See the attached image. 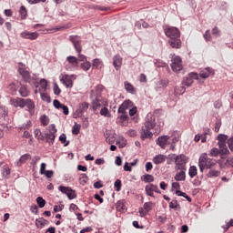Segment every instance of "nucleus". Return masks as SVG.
<instances>
[{
	"mask_svg": "<svg viewBox=\"0 0 233 233\" xmlns=\"http://www.w3.org/2000/svg\"><path fill=\"white\" fill-rule=\"evenodd\" d=\"M10 104L13 105V106H19V98H12L10 100Z\"/></svg>",
	"mask_w": 233,
	"mask_h": 233,
	"instance_id": "54",
	"label": "nucleus"
},
{
	"mask_svg": "<svg viewBox=\"0 0 233 233\" xmlns=\"http://www.w3.org/2000/svg\"><path fill=\"white\" fill-rule=\"evenodd\" d=\"M36 203L40 208H43L46 205V200L42 198V197L36 198Z\"/></svg>",
	"mask_w": 233,
	"mask_h": 233,
	"instance_id": "38",
	"label": "nucleus"
},
{
	"mask_svg": "<svg viewBox=\"0 0 233 233\" xmlns=\"http://www.w3.org/2000/svg\"><path fill=\"white\" fill-rule=\"evenodd\" d=\"M218 150L220 151V156H228L230 154V151L228 150V147H227V144H218Z\"/></svg>",
	"mask_w": 233,
	"mask_h": 233,
	"instance_id": "20",
	"label": "nucleus"
},
{
	"mask_svg": "<svg viewBox=\"0 0 233 233\" xmlns=\"http://www.w3.org/2000/svg\"><path fill=\"white\" fill-rule=\"evenodd\" d=\"M102 105H101V101H99V99L96 98L95 100H93L92 102V108L93 110H97V108H101Z\"/></svg>",
	"mask_w": 233,
	"mask_h": 233,
	"instance_id": "33",
	"label": "nucleus"
},
{
	"mask_svg": "<svg viewBox=\"0 0 233 233\" xmlns=\"http://www.w3.org/2000/svg\"><path fill=\"white\" fill-rule=\"evenodd\" d=\"M46 171V164L42 163L41 166H40V171H39L41 176H43Z\"/></svg>",
	"mask_w": 233,
	"mask_h": 233,
	"instance_id": "58",
	"label": "nucleus"
},
{
	"mask_svg": "<svg viewBox=\"0 0 233 233\" xmlns=\"http://www.w3.org/2000/svg\"><path fill=\"white\" fill-rule=\"evenodd\" d=\"M115 188L116 192H119L121 190V181L119 179H116L115 181Z\"/></svg>",
	"mask_w": 233,
	"mask_h": 233,
	"instance_id": "50",
	"label": "nucleus"
},
{
	"mask_svg": "<svg viewBox=\"0 0 233 233\" xmlns=\"http://www.w3.org/2000/svg\"><path fill=\"white\" fill-rule=\"evenodd\" d=\"M198 167L200 172H203L205 168H208L210 170L211 168H214V167H218V161L216 159L209 158L207 156V153H204L198 159Z\"/></svg>",
	"mask_w": 233,
	"mask_h": 233,
	"instance_id": "3",
	"label": "nucleus"
},
{
	"mask_svg": "<svg viewBox=\"0 0 233 233\" xmlns=\"http://www.w3.org/2000/svg\"><path fill=\"white\" fill-rule=\"evenodd\" d=\"M18 73L26 83L30 81V72L23 63H19Z\"/></svg>",
	"mask_w": 233,
	"mask_h": 233,
	"instance_id": "8",
	"label": "nucleus"
},
{
	"mask_svg": "<svg viewBox=\"0 0 233 233\" xmlns=\"http://www.w3.org/2000/svg\"><path fill=\"white\" fill-rule=\"evenodd\" d=\"M146 192L147 196H150V198H154V192H157V194H161V190H159V187L154 184H149L146 186Z\"/></svg>",
	"mask_w": 233,
	"mask_h": 233,
	"instance_id": "10",
	"label": "nucleus"
},
{
	"mask_svg": "<svg viewBox=\"0 0 233 233\" xmlns=\"http://www.w3.org/2000/svg\"><path fill=\"white\" fill-rule=\"evenodd\" d=\"M219 154H221L219 149L218 147H213L210 150L209 156H211V157H218V156H219Z\"/></svg>",
	"mask_w": 233,
	"mask_h": 233,
	"instance_id": "36",
	"label": "nucleus"
},
{
	"mask_svg": "<svg viewBox=\"0 0 233 233\" xmlns=\"http://www.w3.org/2000/svg\"><path fill=\"white\" fill-rule=\"evenodd\" d=\"M43 176H46V177H47V179H50V177H52L54 176V171L53 170H46Z\"/></svg>",
	"mask_w": 233,
	"mask_h": 233,
	"instance_id": "55",
	"label": "nucleus"
},
{
	"mask_svg": "<svg viewBox=\"0 0 233 233\" xmlns=\"http://www.w3.org/2000/svg\"><path fill=\"white\" fill-rule=\"evenodd\" d=\"M82 70H84L85 72H87V70H90L91 66H92V64H90V62L88 61H86L84 63H82L80 65Z\"/></svg>",
	"mask_w": 233,
	"mask_h": 233,
	"instance_id": "34",
	"label": "nucleus"
},
{
	"mask_svg": "<svg viewBox=\"0 0 233 233\" xmlns=\"http://www.w3.org/2000/svg\"><path fill=\"white\" fill-rule=\"evenodd\" d=\"M34 134H35V137L36 139H43V133H41V130L35 129V130L34 131Z\"/></svg>",
	"mask_w": 233,
	"mask_h": 233,
	"instance_id": "45",
	"label": "nucleus"
},
{
	"mask_svg": "<svg viewBox=\"0 0 233 233\" xmlns=\"http://www.w3.org/2000/svg\"><path fill=\"white\" fill-rule=\"evenodd\" d=\"M73 77L74 75H64L60 81L63 85H65V86H66V88H72V86H74V82L72 81Z\"/></svg>",
	"mask_w": 233,
	"mask_h": 233,
	"instance_id": "9",
	"label": "nucleus"
},
{
	"mask_svg": "<svg viewBox=\"0 0 233 233\" xmlns=\"http://www.w3.org/2000/svg\"><path fill=\"white\" fill-rule=\"evenodd\" d=\"M208 177H219V176H221V171L218 170V169H209V171L208 172Z\"/></svg>",
	"mask_w": 233,
	"mask_h": 233,
	"instance_id": "27",
	"label": "nucleus"
},
{
	"mask_svg": "<svg viewBox=\"0 0 233 233\" xmlns=\"http://www.w3.org/2000/svg\"><path fill=\"white\" fill-rule=\"evenodd\" d=\"M188 175L190 177H196V176H198V167H196V166H191L189 167Z\"/></svg>",
	"mask_w": 233,
	"mask_h": 233,
	"instance_id": "32",
	"label": "nucleus"
},
{
	"mask_svg": "<svg viewBox=\"0 0 233 233\" xmlns=\"http://www.w3.org/2000/svg\"><path fill=\"white\" fill-rule=\"evenodd\" d=\"M186 90L187 89L183 86H176L175 87V94L177 96H183V94H185Z\"/></svg>",
	"mask_w": 233,
	"mask_h": 233,
	"instance_id": "30",
	"label": "nucleus"
},
{
	"mask_svg": "<svg viewBox=\"0 0 233 233\" xmlns=\"http://www.w3.org/2000/svg\"><path fill=\"white\" fill-rule=\"evenodd\" d=\"M20 36L24 39H30L31 41H34L39 37V34L36 32L30 33L28 31H25L20 34Z\"/></svg>",
	"mask_w": 233,
	"mask_h": 233,
	"instance_id": "15",
	"label": "nucleus"
},
{
	"mask_svg": "<svg viewBox=\"0 0 233 233\" xmlns=\"http://www.w3.org/2000/svg\"><path fill=\"white\" fill-rule=\"evenodd\" d=\"M144 181H145V183H152L154 181V176L148 175V174L145 175Z\"/></svg>",
	"mask_w": 233,
	"mask_h": 233,
	"instance_id": "42",
	"label": "nucleus"
},
{
	"mask_svg": "<svg viewBox=\"0 0 233 233\" xmlns=\"http://www.w3.org/2000/svg\"><path fill=\"white\" fill-rule=\"evenodd\" d=\"M214 74V70L210 67H207L204 70L200 71L199 76L202 79H207V77H210V75Z\"/></svg>",
	"mask_w": 233,
	"mask_h": 233,
	"instance_id": "18",
	"label": "nucleus"
},
{
	"mask_svg": "<svg viewBox=\"0 0 233 233\" xmlns=\"http://www.w3.org/2000/svg\"><path fill=\"white\" fill-rule=\"evenodd\" d=\"M171 68L173 72H179L183 70V64L181 61V57L177 56H174L171 59Z\"/></svg>",
	"mask_w": 233,
	"mask_h": 233,
	"instance_id": "6",
	"label": "nucleus"
},
{
	"mask_svg": "<svg viewBox=\"0 0 233 233\" xmlns=\"http://www.w3.org/2000/svg\"><path fill=\"white\" fill-rule=\"evenodd\" d=\"M185 179H187V174L185 173V170L177 172L175 176L176 181H185Z\"/></svg>",
	"mask_w": 233,
	"mask_h": 233,
	"instance_id": "24",
	"label": "nucleus"
},
{
	"mask_svg": "<svg viewBox=\"0 0 233 233\" xmlns=\"http://www.w3.org/2000/svg\"><path fill=\"white\" fill-rule=\"evenodd\" d=\"M176 194L177 196H181L182 198H185L189 203L192 201V198L183 191L177 190Z\"/></svg>",
	"mask_w": 233,
	"mask_h": 233,
	"instance_id": "37",
	"label": "nucleus"
},
{
	"mask_svg": "<svg viewBox=\"0 0 233 233\" xmlns=\"http://www.w3.org/2000/svg\"><path fill=\"white\" fill-rule=\"evenodd\" d=\"M77 60H78V63H79V61L86 62V56L85 55H81V53H78Z\"/></svg>",
	"mask_w": 233,
	"mask_h": 233,
	"instance_id": "63",
	"label": "nucleus"
},
{
	"mask_svg": "<svg viewBox=\"0 0 233 233\" xmlns=\"http://www.w3.org/2000/svg\"><path fill=\"white\" fill-rule=\"evenodd\" d=\"M168 139H170L169 136H162L158 137L157 140V145L160 147V148H167V145H168Z\"/></svg>",
	"mask_w": 233,
	"mask_h": 233,
	"instance_id": "14",
	"label": "nucleus"
},
{
	"mask_svg": "<svg viewBox=\"0 0 233 233\" xmlns=\"http://www.w3.org/2000/svg\"><path fill=\"white\" fill-rule=\"evenodd\" d=\"M41 123L44 127H46L50 123V118L46 115L41 116Z\"/></svg>",
	"mask_w": 233,
	"mask_h": 233,
	"instance_id": "41",
	"label": "nucleus"
},
{
	"mask_svg": "<svg viewBox=\"0 0 233 233\" xmlns=\"http://www.w3.org/2000/svg\"><path fill=\"white\" fill-rule=\"evenodd\" d=\"M158 85L160 87L162 88H167V86H168V80L165 79V80H160L158 82Z\"/></svg>",
	"mask_w": 233,
	"mask_h": 233,
	"instance_id": "48",
	"label": "nucleus"
},
{
	"mask_svg": "<svg viewBox=\"0 0 233 233\" xmlns=\"http://www.w3.org/2000/svg\"><path fill=\"white\" fill-rule=\"evenodd\" d=\"M177 200H172L170 203H169V208H177Z\"/></svg>",
	"mask_w": 233,
	"mask_h": 233,
	"instance_id": "60",
	"label": "nucleus"
},
{
	"mask_svg": "<svg viewBox=\"0 0 233 233\" xmlns=\"http://www.w3.org/2000/svg\"><path fill=\"white\" fill-rule=\"evenodd\" d=\"M165 161H167V156L165 155H157L153 158V163H155V165H161V163H165Z\"/></svg>",
	"mask_w": 233,
	"mask_h": 233,
	"instance_id": "19",
	"label": "nucleus"
},
{
	"mask_svg": "<svg viewBox=\"0 0 233 233\" xmlns=\"http://www.w3.org/2000/svg\"><path fill=\"white\" fill-rule=\"evenodd\" d=\"M144 210H146V212H150V210H152V202H146L144 203Z\"/></svg>",
	"mask_w": 233,
	"mask_h": 233,
	"instance_id": "44",
	"label": "nucleus"
},
{
	"mask_svg": "<svg viewBox=\"0 0 233 233\" xmlns=\"http://www.w3.org/2000/svg\"><path fill=\"white\" fill-rule=\"evenodd\" d=\"M42 101H46V103H52V98L46 93H40Z\"/></svg>",
	"mask_w": 233,
	"mask_h": 233,
	"instance_id": "39",
	"label": "nucleus"
},
{
	"mask_svg": "<svg viewBox=\"0 0 233 233\" xmlns=\"http://www.w3.org/2000/svg\"><path fill=\"white\" fill-rule=\"evenodd\" d=\"M123 65V57L119 55H116L113 56V66L116 70H121V66Z\"/></svg>",
	"mask_w": 233,
	"mask_h": 233,
	"instance_id": "16",
	"label": "nucleus"
},
{
	"mask_svg": "<svg viewBox=\"0 0 233 233\" xmlns=\"http://www.w3.org/2000/svg\"><path fill=\"white\" fill-rule=\"evenodd\" d=\"M218 145L227 144V141H228V136L220 134L218 136Z\"/></svg>",
	"mask_w": 233,
	"mask_h": 233,
	"instance_id": "28",
	"label": "nucleus"
},
{
	"mask_svg": "<svg viewBox=\"0 0 233 233\" xmlns=\"http://www.w3.org/2000/svg\"><path fill=\"white\" fill-rule=\"evenodd\" d=\"M134 103H132L130 100L124 101L118 108V114H127V110L132 107Z\"/></svg>",
	"mask_w": 233,
	"mask_h": 233,
	"instance_id": "13",
	"label": "nucleus"
},
{
	"mask_svg": "<svg viewBox=\"0 0 233 233\" xmlns=\"http://www.w3.org/2000/svg\"><path fill=\"white\" fill-rule=\"evenodd\" d=\"M48 220L40 218H36L35 219V226L37 227V228H43V227H45L46 225H48Z\"/></svg>",
	"mask_w": 233,
	"mask_h": 233,
	"instance_id": "22",
	"label": "nucleus"
},
{
	"mask_svg": "<svg viewBox=\"0 0 233 233\" xmlns=\"http://www.w3.org/2000/svg\"><path fill=\"white\" fill-rule=\"evenodd\" d=\"M171 141H172V144L173 145H176V143H177V141H179V134L177 133H174L172 136H171Z\"/></svg>",
	"mask_w": 233,
	"mask_h": 233,
	"instance_id": "43",
	"label": "nucleus"
},
{
	"mask_svg": "<svg viewBox=\"0 0 233 233\" xmlns=\"http://www.w3.org/2000/svg\"><path fill=\"white\" fill-rule=\"evenodd\" d=\"M100 114L104 116V117H111L110 111H108V108L106 107H102Z\"/></svg>",
	"mask_w": 233,
	"mask_h": 233,
	"instance_id": "40",
	"label": "nucleus"
},
{
	"mask_svg": "<svg viewBox=\"0 0 233 233\" xmlns=\"http://www.w3.org/2000/svg\"><path fill=\"white\" fill-rule=\"evenodd\" d=\"M214 106L215 108H221V106H223V103L221 102V100H217L214 102Z\"/></svg>",
	"mask_w": 233,
	"mask_h": 233,
	"instance_id": "62",
	"label": "nucleus"
},
{
	"mask_svg": "<svg viewBox=\"0 0 233 233\" xmlns=\"http://www.w3.org/2000/svg\"><path fill=\"white\" fill-rule=\"evenodd\" d=\"M40 86H41L42 90H46V87L48 86V82H46V79H41Z\"/></svg>",
	"mask_w": 233,
	"mask_h": 233,
	"instance_id": "47",
	"label": "nucleus"
},
{
	"mask_svg": "<svg viewBox=\"0 0 233 233\" xmlns=\"http://www.w3.org/2000/svg\"><path fill=\"white\" fill-rule=\"evenodd\" d=\"M26 7H25V5H22L20 7V15L23 19H25V17H26Z\"/></svg>",
	"mask_w": 233,
	"mask_h": 233,
	"instance_id": "46",
	"label": "nucleus"
},
{
	"mask_svg": "<svg viewBox=\"0 0 233 233\" xmlns=\"http://www.w3.org/2000/svg\"><path fill=\"white\" fill-rule=\"evenodd\" d=\"M54 94L55 96H59V94H61V89L59 88V86H57V84H55L54 86Z\"/></svg>",
	"mask_w": 233,
	"mask_h": 233,
	"instance_id": "57",
	"label": "nucleus"
},
{
	"mask_svg": "<svg viewBox=\"0 0 233 233\" xmlns=\"http://www.w3.org/2000/svg\"><path fill=\"white\" fill-rule=\"evenodd\" d=\"M19 94L22 97H28L30 91H28V88H26L25 86H21L19 89Z\"/></svg>",
	"mask_w": 233,
	"mask_h": 233,
	"instance_id": "29",
	"label": "nucleus"
},
{
	"mask_svg": "<svg viewBox=\"0 0 233 233\" xmlns=\"http://www.w3.org/2000/svg\"><path fill=\"white\" fill-rule=\"evenodd\" d=\"M56 134H57V129L56 128V125L52 124L49 127V133L46 134V139L49 145H54V141H56Z\"/></svg>",
	"mask_w": 233,
	"mask_h": 233,
	"instance_id": "7",
	"label": "nucleus"
},
{
	"mask_svg": "<svg viewBox=\"0 0 233 233\" xmlns=\"http://www.w3.org/2000/svg\"><path fill=\"white\" fill-rule=\"evenodd\" d=\"M123 163V159H121V157H116V160H115V164L117 166V167H121Z\"/></svg>",
	"mask_w": 233,
	"mask_h": 233,
	"instance_id": "61",
	"label": "nucleus"
},
{
	"mask_svg": "<svg viewBox=\"0 0 233 233\" xmlns=\"http://www.w3.org/2000/svg\"><path fill=\"white\" fill-rule=\"evenodd\" d=\"M211 38L212 36L210 35V30L206 31L204 34V39H206V41H210Z\"/></svg>",
	"mask_w": 233,
	"mask_h": 233,
	"instance_id": "59",
	"label": "nucleus"
},
{
	"mask_svg": "<svg viewBox=\"0 0 233 233\" xmlns=\"http://www.w3.org/2000/svg\"><path fill=\"white\" fill-rule=\"evenodd\" d=\"M88 110V102L79 104L78 108L76 111V116H80Z\"/></svg>",
	"mask_w": 233,
	"mask_h": 233,
	"instance_id": "17",
	"label": "nucleus"
},
{
	"mask_svg": "<svg viewBox=\"0 0 233 233\" xmlns=\"http://www.w3.org/2000/svg\"><path fill=\"white\" fill-rule=\"evenodd\" d=\"M66 61H67L68 65H71V66H77V65H79L77 57H76L74 56H67L66 58Z\"/></svg>",
	"mask_w": 233,
	"mask_h": 233,
	"instance_id": "21",
	"label": "nucleus"
},
{
	"mask_svg": "<svg viewBox=\"0 0 233 233\" xmlns=\"http://www.w3.org/2000/svg\"><path fill=\"white\" fill-rule=\"evenodd\" d=\"M175 156L174 159H175V169L177 170H187V163H188V157L180 154L178 156L173 155Z\"/></svg>",
	"mask_w": 233,
	"mask_h": 233,
	"instance_id": "4",
	"label": "nucleus"
},
{
	"mask_svg": "<svg viewBox=\"0 0 233 233\" xmlns=\"http://www.w3.org/2000/svg\"><path fill=\"white\" fill-rule=\"evenodd\" d=\"M197 73H190L189 76H187L184 78L182 85H185V86H192V84L194 83V79H198Z\"/></svg>",
	"mask_w": 233,
	"mask_h": 233,
	"instance_id": "12",
	"label": "nucleus"
},
{
	"mask_svg": "<svg viewBox=\"0 0 233 233\" xmlns=\"http://www.w3.org/2000/svg\"><path fill=\"white\" fill-rule=\"evenodd\" d=\"M167 37H169L168 44L172 48H181V39H179L181 34L177 27H167L165 29Z\"/></svg>",
	"mask_w": 233,
	"mask_h": 233,
	"instance_id": "2",
	"label": "nucleus"
},
{
	"mask_svg": "<svg viewBox=\"0 0 233 233\" xmlns=\"http://www.w3.org/2000/svg\"><path fill=\"white\" fill-rule=\"evenodd\" d=\"M127 120H128V115L127 114H122L116 119L117 123H121L122 125H125V123H127Z\"/></svg>",
	"mask_w": 233,
	"mask_h": 233,
	"instance_id": "31",
	"label": "nucleus"
},
{
	"mask_svg": "<svg viewBox=\"0 0 233 233\" xmlns=\"http://www.w3.org/2000/svg\"><path fill=\"white\" fill-rule=\"evenodd\" d=\"M25 103H26V99H25V98H19V100H18V106H19L20 108H25Z\"/></svg>",
	"mask_w": 233,
	"mask_h": 233,
	"instance_id": "56",
	"label": "nucleus"
},
{
	"mask_svg": "<svg viewBox=\"0 0 233 233\" xmlns=\"http://www.w3.org/2000/svg\"><path fill=\"white\" fill-rule=\"evenodd\" d=\"M226 165L228 167H233V157L228 158L227 161H226Z\"/></svg>",
	"mask_w": 233,
	"mask_h": 233,
	"instance_id": "64",
	"label": "nucleus"
},
{
	"mask_svg": "<svg viewBox=\"0 0 233 233\" xmlns=\"http://www.w3.org/2000/svg\"><path fill=\"white\" fill-rule=\"evenodd\" d=\"M25 106H26V108L28 109V111L30 113H32V111L34 110V108H35V104H34V101H32V99L30 98H26L25 99Z\"/></svg>",
	"mask_w": 233,
	"mask_h": 233,
	"instance_id": "26",
	"label": "nucleus"
},
{
	"mask_svg": "<svg viewBox=\"0 0 233 233\" xmlns=\"http://www.w3.org/2000/svg\"><path fill=\"white\" fill-rule=\"evenodd\" d=\"M212 35L215 36V37H219V35H221V33L219 32V29H218V27H214L212 29Z\"/></svg>",
	"mask_w": 233,
	"mask_h": 233,
	"instance_id": "53",
	"label": "nucleus"
},
{
	"mask_svg": "<svg viewBox=\"0 0 233 233\" xmlns=\"http://www.w3.org/2000/svg\"><path fill=\"white\" fill-rule=\"evenodd\" d=\"M154 127H156V116L152 114H147L146 117L145 127H143L140 131L142 140L152 138V136H154V134H152L150 130H152Z\"/></svg>",
	"mask_w": 233,
	"mask_h": 233,
	"instance_id": "1",
	"label": "nucleus"
},
{
	"mask_svg": "<svg viewBox=\"0 0 233 233\" xmlns=\"http://www.w3.org/2000/svg\"><path fill=\"white\" fill-rule=\"evenodd\" d=\"M229 150L233 152V137H229L227 141Z\"/></svg>",
	"mask_w": 233,
	"mask_h": 233,
	"instance_id": "49",
	"label": "nucleus"
},
{
	"mask_svg": "<svg viewBox=\"0 0 233 233\" xmlns=\"http://www.w3.org/2000/svg\"><path fill=\"white\" fill-rule=\"evenodd\" d=\"M93 68H96L97 70H101V68H103L105 66V65L103 64V61L99 58H96L93 60V65H92Z\"/></svg>",
	"mask_w": 233,
	"mask_h": 233,
	"instance_id": "23",
	"label": "nucleus"
},
{
	"mask_svg": "<svg viewBox=\"0 0 233 233\" xmlns=\"http://www.w3.org/2000/svg\"><path fill=\"white\" fill-rule=\"evenodd\" d=\"M58 190L62 192V194H66L68 199H76V198H77L76 190L72 189L70 187L59 186Z\"/></svg>",
	"mask_w": 233,
	"mask_h": 233,
	"instance_id": "5",
	"label": "nucleus"
},
{
	"mask_svg": "<svg viewBox=\"0 0 233 233\" xmlns=\"http://www.w3.org/2000/svg\"><path fill=\"white\" fill-rule=\"evenodd\" d=\"M27 159H30V155H29V154L23 155V156L20 157L19 161H20L21 163H25V162L27 161Z\"/></svg>",
	"mask_w": 233,
	"mask_h": 233,
	"instance_id": "51",
	"label": "nucleus"
},
{
	"mask_svg": "<svg viewBox=\"0 0 233 233\" xmlns=\"http://www.w3.org/2000/svg\"><path fill=\"white\" fill-rule=\"evenodd\" d=\"M53 105L55 106V108H57L59 110V108H62L63 104H61V102H59V100L56 99L53 101Z\"/></svg>",
	"mask_w": 233,
	"mask_h": 233,
	"instance_id": "52",
	"label": "nucleus"
},
{
	"mask_svg": "<svg viewBox=\"0 0 233 233\" xmlns=\"http://www.w3.org/2000/svg\"><path fill=\"white\" fill-rule=\"evenodd\" d=\"M125 90L128 92V94H136V88H134V86L130 84L128 81H126L124 83Z\"/></svg>",
	"mask_w": 233,
	"mask_h": 233,
	"instance_id": "25",
	"label": "nucleus"
},
{
	"mask_svg": "<svg viewBox=\"0 0 233 233\" xmlns=\"http://www.w3.org/2000/svg\"><path fill=\"white\" fill-rule=\"evenodd\" d=\"M70 41L73 43L75 49L76 50L77 54H81V39L77 35H71Z\"/></svg>",
	"mask_w": 233,
	"mask_h": 233,
	"instance_id": "11",
	"label": "nucleus"
},
{
	"mask_svg": "<svg viewBox=\"0 0 233 233\" xmlns=\"http://www.w3.org/2000/svg\"><path fill=\"white\" fill-rule=\"evenodd\" d=\"M59 141H61V143H63L64 147H68V145H70V141H66V134H62L59 137Z\"/></svg>",
	"mask_w": 233,
	"mask_h": 233,
	"instance_id": "35",
	"label": "nucleus"
}]
</instances>
